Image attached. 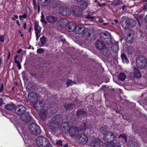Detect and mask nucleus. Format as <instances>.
Wrapping results in <instances>:
<instances>
[{"instance_id": "0e129e2a", "label": "nucleus", "mask_w": 147, "mask_h": 147, "mask_svg": "<svg viewBox=\"0 0 147 147\" xmlns=\"http://www.w3.org/2000/svg\"><path fill=\"white\" fill-rule=\"evenodd\" d=\"M17 24V25H18L19 26H20V24L19 23L18 20H17L16 21Z\"/></svg>"}, {"instance_id": "13d9d810", "label": "nucleus", "mask_w": 147, "mask_h": 147, "mask_svg": "<svg viewBox=\"0 0 147 147\" xmlns=\"http://www.w3.org/2000/svg\"><path fill=\"white\" fill-rule=\"evenodd\" d=\"M130 21L131 22H132L134 23V25H135L136 24V22L134 20H130Z\"/></svg>"}, {"instance_id": "2eb2a0df", "label": "nucleus", "mask_w": 147, "mask_h": 147, "mask_svg": "<svg viewBox=\"0 0 147 147\" xmlns=\"http://www.w3.org/2000/svg\"><path fill=\"white\" fill-rule=\"evenodd\" d=\"M20 118L22 120L25 121H30L33 120V118L28 113H26L24 115L21 116Z\"/></svg>"}, {"instance_id": "c85d7f7f", "label": "nucleus", "mask_w": 147, "mask_h": 147, "mask_svg": "<svg viewBox=\"0 0 147 147\" xmlns=\"http://www.w3.org/2000/svg\"><path fill=\"white\" fill-rule=\"evenodd\" d=\"M121 58L123 62L124 63H127L129 62V60L126 57V55L124 54L121 55Z\"/></svg>"}, {"instance_id": "3c124183", "label": "nucleus", "mask_w": 147, "mask_h": 147, "mask_svg": "<svg viewBox=\"0 0 147 147\" xmlns=\"http://www.w3.org/2000/svg\"><path fill=\"white\" fill-rule=\"evenodd\" d=\"M106 131V129H105V128L103 127L101 128L100 129V131H101V133H103L104 132H105Z\"/></svg>"}, {"instance_id": "20e7f679", "label": "nucleus", "mask_w": 147, "mask_h": 147, "mask_svg": "<svg viewBox=\"0 0 147 147\" xmlns=\"http://www.w3.org/2000/svg\"><path fill=\"white\" fill-rule=\"evenodd\" d=\"M147 61L145 57L144 56H140L136 60V65L139 68L144 67L146 65Z\"/></svg>"}, {"instance_id": "c03bdc74", "label": "nucleus", "mask_w": 147, "mask_h": 147, "mask_svg": "<svg viewBox=\"0 0 147 147\" xmlns=\"http://www.w3.org/2000/svg\"><path fill=\"white\" fill-rule=\"evenodd\" d=\"M44 51V50L43 49H37V53H42Z\"/></svg>"}, {"instance_id": "e2e57ef3", "label": "nucleus", "mask_w": 147, "mask_h": 147, "mask_svg": "<svg viewBox=\"0 0 147 147\" xmlns=\"http://www.w3.org/2000/svg\"><path fill=\"white\" fill-rule=\"evenodd\" d=\"M144 9H147V3H146V5L144 6Z\"/></svg>"}, {"instance_id": "49530a36", "label": "nucleus", "mask_w": 147, "mask_h": 147, "mask_svg": "<svg viewBox=\"0 0 147 147\" xmlns=\"http://www.w3.org/2000/svg\"><path fill=\"white\" fill-rule=\"evenodd\" d=\"M56 144L60 145L61 146H62V142L61 140L57 141L56 142Z\"/></svg>"}, {"instance_id": "bb28decb", "label": "nucleus", "mask_w": 147, "mask_h": 147, "mask_svg": "<svg viewBox=\"0 0 147 147\" xmlns=\"http://www.w3.org/2000/svg\"><path fill=\"white\" fill-rule=\"evenodd\" d=\"M15 107V105L13 103L8 104L5 106V108L9 111L13 110Z\"/></svg>"}, {"instance_id": "69168bd1", "label": "nucleus", "mask_w": 147, "mask_h": 147, "mask_svg": "<svg viewBox=\"0 0 147 147\" xmlns=\"http://www.w3.org/2000/svg\"><path fill=\"white\" fill-rule=\"evenodd\" d=\"M22 51V49H20L18 51V53H20Z\"/></svg>"}, {"instance_id": "37998d69", "label": "nucleus", "mask_w": 147, "mask_h": 147, "mask_svg": "<svg viewBox=\"0 0 147 147\" xmlns=\"http://www.w3.org/2000/svg\"><path fill=\"white\" fill-rule=\"evenodd\" d=\"M26 88L28 91H30L32 88L31 84L30 83L28 84L26 86Z\"/></svg>"}, {"instance_id": "603ef678", "label": "nucleus", "mask_w": 147, "mask_h": 147, "mask_svg": "<svg viewBox=\"0 0 147 147\" xmlns=\"http://www.w3.org/2000/svg\"><path fill=\"white\" fill-rule=\"evenodd\" d=\"M33 4L34 5V8L35 9H36V4L35 0H33Z\"/></svg>"}, {"instance_id": "864d4df0", "label": "nucleus", "mask_w": 147, "mask_h": 147, "mask_svg": "<svg viewBox=\"0 0 147 147\" xmlns=\"http://www.w3.org/2000/svg\"><path fill=\"white\" fill-rule=\"evenodd\" d=\"M4 37L3 36H1L0 37V41L3 42L4 41Z\"/></svg>"}, {"instance_id": "cd10ccee", "label": "nucleus", "mask_w": 147, "mask_h": 147, "mask_svg": "<svg viewBox=\"0 0 147 147\" xmlns=\"http://www.w3.org/2000/svg\"><path fill=\"white\" fill-rule=\"evenodd\" d=\"M108 36L109 37H107L106 40L102 42L108 45H110L112 42V39L110 34Z\"/></svg>"}, {"instance_id": "aec40b11", "label": "nucleus", "mask_w": 147, "mask_h": 147, "mask_svg": "<svg viewBox=\"0 0 147 147\" xmlns=\"http://www.w3.org/2000/svg\"><path fill=\"white\" fill-rule=\"evenodd\" d=\"M119 140L123 143H126L127 140V137L125 134H120L118 137Z\"/></svg>"}, {"instance_id": "5fc2aeb1", "label": "nucleus", "mask_w": 147, "mask_h": 147, "mask_svg": "<svg viewBox=\"0 0 147 147\" xmlns=\"http://www.w3.org/2000/svg\"><path fill=\"white\" fill-rule=\"evenodd\" d=\"M14 17H13L12 18V19L13 20H16V19H17L18 18V16L17 15H15L14 16Z\"/></svg>"}, {"instance_id": "79ce46f5", "label": "nucleus", "mask_w": 147, "mask_h": 147, "mask_svg": "<svg viewBox=\"0 0 147 147\" xmlns=\"http://www.w3.org/2000/svg\"><path fill=\"white\" fill-rule=\"evenodd\" d=\"M67 86L71 85L74 84V82L71 80H69L66 83Z\"/></svg>"}, {"instance_id": "f257e3e1", "label": "nucleus", "mask_w": 147, "mask_h": 147, "mask_svg": "<svg viewBox=\"0 0 147 147\" xmlns=\"http://www.w3.org/2000/svg\"><path fill=\"white\" fill-rule=\"evenodd\" d=\"M61 116L59 115H57L53 116L50 121L49 128L52 131L56 132L59 129L60 130L63 131L67 124L66 122L63 123L61 121V119H60Z\"/></svg>"}, {"instance_id": "dca6fc26", "label": "nucleus", "mask_w": 147, "mask_h": 147, "mask_svg": "<svg viewBox=\"0 0 147 147\" xmlns=\"http://www.w3.org/2000/svg\"><path fill=\"white\" fill-rule=\"evenodd\" d=\"M77 4L80 8L84 10L87 8L88 3L84 1V0H82V1H79L78 2Z\"/></svg>"}, {"instance_id": "09e8293b", "label": "nucleus", "mask_w": 147, "mask_h": 147, "mask_svg": "<svg viewBox=\"0 0 147 147\" xmlns=\"http://www.w3.org/2000/svg\"><path fill=\"white\" fill-rule=\"evenodd\" d=\"M4 90L3 85V84L1 85V86L0 87V93L2 92Z\"/></svg>"}, {"instance_id": "052dcab7", "label": "nucleus", "mask_w": 147, "mask_h": 147, "mask_svg": "<svg viewBox=\"0 0 147 147\" xmlns=\"http://www.w3.org/2000/svg\"><path fill=\"white\" fill-rule=\"evenodd\" d=\"M23 26L24 29H26V23L25 22Z\"/></svg>"}, {"instance_id": "7c9ffc66", "label": "nucleus", "mask_w": 147, "mask_h": 147, "mask_svg": "<svg viewBox=\"0 0 147 147\" xmlns=\"http://www.w3.org/2000/svg\"><path fill=\"white\" fill-rule=\"evenodd\" d=\"M77 115L79 118L84 116L86 115V113L83 110L78 111L77 113Z\"/></svg>"}, {"instance_id": "6ab92c4d", "label": "nucleus", "mask_w": 147, "mask_h": 147, "mask_svg": "<svg viewBox=\"0 0 147 147\" xmlns=\"http://www.w3.org/2000/svg\"><path fill=\"white\" fill-rule=\"evenodd\" d=\"M95 45L96 47L99 50H101L105 47L104 43L102 41L100 40H97L95 43Z\"/></svg>"}, {"instance_id": "bf43d9fd", "label": "nucleus", "mask_w": 147, "mask_h": 147, "mask_svg": "<svg viewBox=\"0 0 147 147\" xmlns=\"http://www.w3.org/2000/svg\"><path fill=\"white\" fill-rule=\"evenodd\" d=\"M40 20L41 21V22H42V23H46V21H45L44 20V19L42 18L41 20Z\"/></svg>"}, {"instance_id": "9b49d317", "label": "nucleus", "mask_w": 147, "mask_h": 147, "mask_svg": "<svg viewBox=\"0 0 147 147\" xmlns=\"http://www.w3.org/2000/svg\"><path fill=\"white\" fill-rule=\"evenodd\" d=\"M77 138L79 139V142L82 144H86L88 141V138L85 134L78 135Z\"/></svg>"}, {"instance_id": "0eeeda50", "label": "nucleus", "mask_w": 147, "mask_h": 147, "mask_svg": "<svg viewBox=\"0 0 147 147\" xmlns=\"http://www.w3.org/2000/svg\"><path fill=\"white\" fill-rule=\"evenodd\" d=\"M34 29L36 36V40L37 41L41 35L40 32L41 30V28L39 26L38 22L37 20L35 21Z\"/></svg>"}, {"instance_id": "423d86ee", "label": "nucleus", "mask_w": 147, "mask_h": 147, "mask_svg": "<svg viewBox=\"0 0 147 147\" xmlns=\"http://www.w3.org/2000/svg\"><path fill=\"white\" fill-rule=\"evenodd\" d=\"M59 13L63 16H69L71 14V11L70 8L66 7H61L59 8Z\"/></svg>"}, {"instance_id": "f03ea898", "label": "nucleus", "mask_w": 147, "mask_h": 147, "mask_svg": "<svg viewBox=\"0 0 147 147\" xmlns=\"http://www.w3.org/2000/svg\"><path fill=\"white\" fill-rule=\"evenodd\" d=\"M116 139L115 134L112 132H106L104 135L103 140L105 142L108 143V147H111L110 146L111 143L115 141Z\"/></svg>"}, {"instance_id": "a19ab883", "label": "nucleus", "mask_w": 147, "mask_h": 147, "mask_svg": "<svg viewBox=\"0 0 147 147\" xmlns=\"http://www.w3.org/2000/svg\"><path fill=\"white\" fill-rule=\"evenodd\" d=\"M15 63H17V66L18 67V69H20L21 68V66L19 62L18 61L16 60V58L15 59Z\"/></svg>"}, {"instance_id": "5701e85b", "label": "nucleus", "mask_w": 147, "mask_h": 147, "mask_svg": "<svg viewBox=\"0 0 147 147\" xmlns=\"http://www.w3.org/2000/svg\"><path fill=\"white\" fill-rule=\"evenodd\" d=\"M134 75L135 77L137 78H140L141 76V73L140 70L134 67Z\"/></svg>"}, {"instance_id": "680f3d73", "label": "nucleus", "mask_w": 147, "mask_h": 147, "mask_svg": "<svg viewBox=\"0 0 147 147\" xmlns=\"http://www.w3.org/2000/svg\"><path fill=\"white\" fill-rule=\"evenodd\" d=\"M3 103V100L2 99L0 98V105H1Z\"/></svg>"}, {"instance_id": "9d476101", "label": "nucleus", "mask_w": 147, "mask_h": 147, "mask_svg": "<svg viewBox=\"0 0 147 147\" xmlns=\"http://www.w3.org/2000/svg\"><path fill=\"white\" fill-rule=\"evenodd\" d=\"M65 28L67 30L72 32L75 30L76 24L74 22H70L66 24Z\"/></svg>"}, {"instance_id": "7ed1b4c3", "label": "nucleus", "mask_w": 147, "mask_h": 147, "mask_svg": "<svg viewBox=\"0 0 147 147\" xmlns=\"http://www.w3.org/2000/svg\"><path fill=\"white\" fill-rule=\"evenodd\" d=\"M30 132L33 134L37 135L40 134L41 132L40 127L36 124L33 123L29 126Z\"/></svg>"}, {"instance_id": "f3484780", "label": "nucleus", "mask_w": 147, "mask_h": 147, "mask_svg": "<svg viewBox=\"0 0 147 147\" xmlns=\"http://www.w3.org/2000/svg\"><path fill=\"white\" fill-rule=\"evenodd\" d=\"M129 21L128 20L127 21L125 20V17H122L121 18V21L120 22L121 24L124 28H127V26L129 25H130V24L129 23Z\"/></svg>"}, {"instance_id": "b1692460", "label": "nucleus", "mask_w": 147, "mask_h": 147, "mask_svg": "<svg viewBox=\"0 0 147 147\" xmlns=\"http://www.w3.org/2000/svg\"><path fill=\"white\" fill-rule=\"evenodd\" d=\"M44 136H40L37 137L36 140V142L37 145L39 147H40L41 143L42 142Z\"/></svg>"}, {"instance_id": "f704fd0d", "label": "nucleus", "mask_w": 147, "mask_h": 147, "mask_svg": "<svg viewBox=\"0 0 147 147\" xmlns=\"http://www.w3.org/2000/svg\"><path fill=\"white\" fill-rule=\"evenodd\" d=\"M118 78L119 80L123 81L125 79L126 76L124 73H121L119 75Z\"/></svg>"}, {"instance_id": "72a5a7b5", "label": "nucleus", "mask_w": 147, "mask_h": 147, "mask_svg": "<svg viewBox=\"0 0 147 147\" xmlns=\"http://www.w3.org/2000/svg\"><path fill=\"white\" fill-rule=\"evenodd\" d=\"M47 115V112L46 111H41L39 113L40 116L43 120L45 119Z\"/></svg>"}, {"instance_id": "412c9836", "label": "nucleus", "mask_w": 147, "mask_h": 147, "mask_svg": "<svg viewBox=\"0 0 147 147\" xmlns=\"http://www.w3.org/2000/svg\"><path fill=\"white\" fill-rule=\"evenodd\" d=\"M109 34V33L107 32H104L101 33L100 35V38L102 41H104L107 37H109L108 36Z\"/></svg>"}, {"instance_id": "f8f14e48", "label": "nucleus", "mask_w": 147, "mask_h": 147, "mask_svg": "<svg viewBox=\"0 0 147 147\" xmlns=\"http://www.w3.org/2000/svg\"><path fill=\"white\" fill-rule=\"evenodd\" d=\"M28 99L29 101L32 102H35L37 100L38 95L35 92H31L28 94Z\"/></svg>"}, {"instance_id": "4c0bfd02", "label": "nucleus", "mask_w": 147, "mask_h": 147, "mask_svg": "<svg viewBox=\"0 0 147 147\" xmlns=\"http://www.w3.org/2000/svg\"><path fill=\"white\" fill-rule=\"evenodd\" d=\"M127 145L128 147H134L135 145L132 141H130L127 142Z\"/></svg>"}, {"instance_id": "393cba45", "label": "nucleus", "mask_w": 147, "mask_h": 147, "mask_svg": "<svg viewBox=\"0 0 147 147\" xmlns=\"http://www.w3.org/2000/svg\"><path fill=\"white\" fill-rule=\"evenodd\" d=\"M112 51L115 53L117 52L119 49V46L117 43H113L111 47Z\"/></svg>"}, {"instance_id": "c756f323", "label": "nucleus", "mask_w": 147, "mask_h": 147, "mask_svg": "<svg viewBox=\"0 0 147 147\" xmlns=\"http://www.w3.org/2000/svg\"><path fill=\"white\" fill-rule=\"evenodd\" d=\"M83 34V36H84L86 38L89 37L91 35V34L90 32V31L88 29H85L84 33Z\"/></svg>"}, {"instance_id": "473e14b6", "label": "nucleus", "mask_w": 147, "mask_h": 147, "mask_svg": "<svg viewBox=\"0 0 147 147\" xmlns=\"http://www.w3.org/2000/svg\"><path fill=\"white\" fill-rule=\"evenodd\" d=\"M72 13L74 15L77 16H80L82 15V13L80 11L77 10H73Z\"/></svg>"}, {"instance_id": "4d7b16f0", "label": "nucleus", "mask_w": 147, "mask_h": 147, "mask_svg": "<svg viewBox=\"0 0 147 147\" xmlns=\"http://www.w3.org/2000/svg\"><path fill=\"white\" fill-rule=\"evenodd\" d=\"M98 21L100 22H103V20L101 18H99L98 19Z\"/></svg>"}, {"instance_id": "de8ad7c7", "label": "nucleus", "mask_w": 147, "mask_h": 147, "mask_svg": "<svg viewBox=\"0 0 147 147\" xmlns=\"http://www.w3.org/2000/svg\"><path fill=\"white\" fill-rule=\"evenodd\" d=\"M84 18L86 19H90V20H92L94 18L93 17L90 16H85Z\"/></svg>"}, {"instance_id": "774afa93", "label": "nucleus", "mask_w": 147, "mask_h": 147, "mask_svg": "<svg viewBox=\"0 0 147 147\" xmlns=\"http://www.w3.org/2000/svg\"><path fill=\"white\" fill-rule=\"evenodd\" d=\"M63 147H68V144H66Z\"/></svg>"}, {"instance_id": "58836bf2", "label": "nucleus", "mask_w": 147, "mask_h": 147, "mask_svg": "<svg viewBox=\"0 0 147 147\" xmlns=\"http://www.w3.org/2000/svg\"><path fill=\"white\" fill-rule=\"evenodd\" d=\"M122 4V2L120 1H115L113 2L112 3V5H118L121 4Z\"/></svg>"}, {"instance_id": "a211bd4d", "label": "nucleus", "mask_w": 147, "mask_h": 147, "mask_svg": "<svg viewBox=\"0 0 147 147\" xmlns=\"http://www.w3.org/2000/svg\"><path fill=\"white\" fill-rule=\"evenodd\" d=\"M81 127L82 128L80 129V130L81 131L84 130L86 129H91L93 128V127L92 126V125H89V123H83L82 124Z\"/></svg>"}, {"instance_id": "4be33fe9", "label": "nucleus", "mask_w": 147, "mask_h": 147, "mask_svg": "<svg viewBox=\"0 0 147 147\" xmlns=\"http://www.w3.org/2000/svg\"><path fill=\"white\" fill-rule=\"evenodd\" d=\"M46 19L47 21L50 23H54L57 20V18L56 17L51 16H48L47 17Z\"/></svg>"}, {"instance_id": "338daca9", "label": "nucleus", "mask_w": 147, "mask_h": 147, "mask_svg": "<svg viewBox=\"0 0 147 147\" xmlns=\"http://www.w3.org/2000/svg\"><path fill=\"white\" fill-rule=\"evenodd\" d=\"M125 5H123L122 6V8L123 10H125Z\"/></svg>"}, {"instance_id": "e433bc0d", "label": "nucleus", "mask_w": 147, "mask_h": 147, "mask_svg": "<svg viewBox=\"0 0 147 147\" xmlns=\"http://www.w3.org/2000/svg\"><path fill=\"white\" fill-rule=\"evenodd\" d=\"M66 119L67 120L69 119V121L71 123H72L73 121H75L74 117L73 116H70L69 115L67 116L66 117Z\"/></svg>"}, {"instance_id": "1a4fd4ad", "label": "nucleus", "mask_w": 147, "mask_h": 147, "mask_svg": "<svg viewBox=\"0 0 147 147\" xmlns=\"http://www.w3.org/2000/svg\"><path fill=\"white\" fill-rule=\"evenodd\" d=\"M85 29V27L84 24H78L77 27L76 26L75 32L76 34H83L84 33Z\"/></svg>"}, {"instance_id": "6e6552de", "label": "nucleus", "mask_w": 147, "mask_h": 147, "mask_svg": "<svg viewBox=\"0 0 147 147\" xmlns=\"http://www.w3.org/2000/svg\"><path fill=\"white\" fill-rule=\"evenodd\" d=\"M90 145L92 147H103L102 142L98 138H94L91 142Z\"/></svg>"}, {"instance_id": "4468645a", "label": "nucleus", "mask_w": 147, "mask_h": 147, "mask_svg": "<svg viewBox=\"0 0 147 147\" xmlns=\"http://www.w3.org/2000/svg\"><path fill=\"white\" fill-rule=\"evenodd\" d=\"M40 147H53V145L51 144L49 140L44 137Z\"/></svg>"}, {"instance_id": "a18cd8bd", "label": "nucleus", "mask_w": 147, "mask_h": 147, "mask_svg": "<svg viewBox=\"0 0 147 147\" xmlns=\"http://www.w3.org/2000/svg\"><path fill=\"white\" fill-rule=\"evenodd\" d=\"M27 17V15L25 13L22 16H20L19 18L21 19V20H23V18H25Z\"/></svg>"}, {"instance_id": "c9c22d12", "label": "nucleus", "mask_w": 147, "mask_h": 147, "mask_svg": "<svg viewBox=\"0 0 147 147\" xmlns=\"http://www.w3.org/2000/svg\"><path fill=\"white\" fill-rule=\"evenodd\" d=\"M111 147H121V145L119 143H115V142H113L111 144Z\"/></svg>"}, {"instance_id": "ea45409f", "label": "nucleus", "mask_w": 147, "mask_h": 147, "mask_svg": "<svg viewBox=\"0 0 147 147\" xmlns=\"http://www.w3.org/2000/svg\"><path fill=\"white\" fill-rule=\"evenodd\" d=\"M40 40L42 45H43L45 42V38L43 36L40 38Z\"/></svg>"}, {"instance_id": "ddd939ff", "label": "nucleus", "mask_w": 147, "mask_h": 147, "mask_svg": "<svg viewBox=\"0 0 147 147\" xmlns=\"http://www.w3.org/2000/svg\"><path fill=\"white\" fill-rule=\"evenodd\" d=\"M16 113L18 114L22 115L26 111V107L24 106L20 105L18 106L15 109Z\"/></svg>"}, {"instance_id": "a878e982", "label": "nucleus", "mask_w": 147, "mask_h": 147, "mask_svg": "<svg viewBox=\"0 0 147 147\" xmlns=\"http://www.w3.org/2000/svg\"><path fill=\"white\" fill-rule=\"evenodd\" d=\"M38 102V105L40 106L38 107V106L36 107V110L37 111H40L43 109L44 105V102L43 100H41Z\"/></svg>"}, {"instance_id": "6e6d98bb", "label": "nucleus", "mask_w": 147, "mask_h": 147, "mask_svg": "<svg viewBox=\"0 0 147 147\" xmlns=\"http://www.w3.org/2000/svg\"><path fill=\"white\" fill-rule=\"evenodd\" d=\"M38 102H36V103L35 104V108L36 110V107H37V106H38V107L40 106L38 105Z\"/></svg>"}, {"instance_id": "2f4dec72", "label": "nucleus", "mask_w": 147, "mask_h": 147, "mask_svg": "<svg viewBox=\"0 0 147 147\" xmlns=\"http://www.w3.org/2000/svg\"><path fill=\"white\" fill-rule=\"evenodd\" d=\"M42 0H38V2H41ZM50 3V0H44L42 2V6H46L49 5Z\"/></svg>"}, {"instance_id": "8fccbe9b", "label": "nucleus", "mask_w": 147, "mask_h": 147, "mask_svg": "<svg viewBox=\"0 0 147 147\" xmlns=\"http://www.w3.org/2000/svg\"><path fill=\"white\" fill-rule=\"evenodd\" d=\"M98 6L100 7H102L103 6H105L106 5V4L105 3H98Z\"/></svg>"}, {"instance_id": "39448f33", "label": "nucleus", "mask_w": 147, "mask_h": 147, "mask_svg": "<svg viewBox=\"0 0 147 147\" xmlns=\"http://www.w3.org/2000/svg\"><path fill=\"white\" fill-rule=\"evenodd\" d=\"M81 128H82V127L81 126L79 129H78V127L76 126H71L69 129V134L71 137L75 136L77 137L78 135L79 134H78L79 131H81L80 130V129Z\"/></svg>"}]
</instances>
